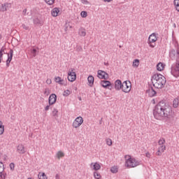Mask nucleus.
I'll list each match as a JSON object with an SVG mask.
<instances>
[{
    "instance_id": "nucleus-1",
    "label": "nucleus",
    "mask_w": 179,
    "mask_h": 179,
    "mask_svg": "<svg viewBox=\"0 0 179 179\" xmlns=\"http://www.w3.org/2000/svg\"><path fill=\"white\" fill-rule=\"evenodd\" d=\"M171 113V108L166 102L161 101L155 106L153 115L156 120H163L165 117H169Z\"/></svg>"
},
{
    "instance_id": "nucleus-2",
    "label": "nucleus",
    "mask_w": 179,
    "mask_h": 179,
    "mask_svg": "<svg viewBox=\"0 0 179 179\" xmlns=\"http://www.w3.org/2000/svg\"><path fill=\"white\" fill-rule=\"evenodd\" d=\"M152 83L156 89H163L166 85V77L162 74H155L152 77Z\"/></svg>"
},
{
    "instance_id": "nucleus-3",
    "label": "nucleus",
    "mask_w": 179,
    "mask_h": 179,
    "mask_svg": "<svg viewBox=\"0 0 179 179\" xmlns=\"http://www.w3.org/2000/svg\"><path fill=\"white\" fill-rule=\"evenodd\" d=\"M124 167L127 169H135L141 166V162L129 155H124Z\"/></svg>"
},
{
    "instance_id": "nucleus-4",
    "label": "nucleus",
    "mask_w": 179,
    "mask_h": 179,
    "mask_svg": "<svg viewBox=\"0 0 179 179\" xmlns=\"http://www.w3.org/2000/svg\"><path fill=\"white\" fill-rule=\"evenodd\" d=\"M156 41H157V35L155 33L151 34L148 38V45L150 48L156 47Z\"/></svg>"
},
{
    "instance_id": "nucleus-5",
    "label": "nucleus",
    "mask_w": 179,
    "mask_h": 179,
    "mask_svg": "<svg viewBox=\"0 0 179 179\" xmlns=\"http://www.w3.org/2000/svg\"><path fill=\"white\" fill-rule=\"evenodd\" d=\"M83 117L81 116L77 117L72 123V127L74 129H78V128H80L81 125L83 124Z\"/></svg>"
},
{
    "instance_id": "nucleus-6",
    "label": "nucleus",
    "mask_w": 179,
    "mask_h": 179,
    "mask_svg": "<svg viewBox=\"0 0 179 179\" xmlns=\"http://www.w3.org/2000/svg\"><path fill=\"white\" fill-rule=\"evenodd\" d=\"M67 75L69 82L73 83L76 80V73L75 72V69H69Z\"/></svg>"
},
{
    "instance_id": "nucleus-7",
    "label": "nucleus",
    "mask_w": 179,
    "mask_h": 179,
    "mask_svg": "<svg viewBox=\"0 0 179 179\" xmlns=\"http://www.w3.org/2000/svg\"><path fill=\"white\" fill-rule=\"evenodd\" d=\"M131 89H132V84H131V81H124L122 85V91L124 93H129L131 92Z\"/></svg>"
},
{
    "instance_id": "nucleus-8",
    "label": "nucleus",
    "mask_w": 179,
    "mask_h": 179,
    "mask_svg": "<svg viewBox=\"0 0 179 179\" xmlns=\"http://www.w3.org/2000/svg\"><path fill=\"white\" fill-rule=\"evenodd\" d=\"M171 74L175 76V78H178L179 76V62L172 66L171 67Z\"/></svg>"
},
{
    "instance_id": "nucleus-9",
    "label": "nucleus",
    "mask_w": 179,
    "mask_h": 179,
    "mask_svg": "<svg viewBox=\"0 0 179 179\" xmlns=\"http://www.w3.org/2000/svg\"><path fill=\"white\" fill-rule=\"evenodd\" d=\"M55 82L61 86H66V82H65V80L59 76L55 77Z\"/></svg>"
},
{
    "instance_id": "nucleus-10",
    "label": "nucleus",
    "mask_w": 179,
    "mask_h": 179,
    "mask_svg": "<svg viewBox=\"0 0 179 179\" xmlns=\"http://www.w3.org/2000/svg\"><path fill=\"white\" fill-rule=\"evenodd\" d=\"M90 169L94 170V171H99L101 169V165L99 162H92L90 164Z\"/></svg>"
},
{
    "instance_id": "nucleus-11",
    "label": "nucleus",
    "mask_w": 179,
    "mask_h": 179,
    "mask_svg": "<svg viewBox=\"0 0 179 179\" xmlns=\"http://www.w3.org/2000/svg\"><path fill=\"white\" fill-rule=\"evenodd\" d=\"M97 73H98L97 76L99 79H108V74H107L106 71L99 70Z\"/></svg>"
},
{
    "instance_id": "nucleus-12",
    "label": "nucleus",
    "mask_w": 179,
    "mask_h": 179,
    "mask_svg": "<svg viewBox=\"0 0 179 179\" xmlns=\"http://www.w3.org/2000/svg\"><path fill=\"white\" fill-rule=\"evenodd\" d=\"M48 103L50 106H53V104H55V103H57V95L55 94H52L50 95L48 99Z\"/></svg>"
},
{
    "instance_id": "nucleus-13",
    "label": "nucleus",
    "mask_w": 179,
    "mask_h": 179,
    "mask_svg": "<svg viewBox=\"0 0 179 179\" xmlns=\"http://www.w3.org/2000/svg\"><path fill=\"white\" fill-rule=\"evenodd\" d=\"M166 151V145H159L156 152L157 156H162Z\"/></svg>"
},
{
    "instance_id": "nucleus-14",
    "label": "nucleus",
    "mask_w": 179,
    "mask_h": 179,
    "mask_svg": "<svg viewBox=\"0 0 179 179\" xmlns=\"http://www.w3.org/2000/svg\"><path fill=\"white\" fill-rule=\"evenodd\" d=\"M51 15L53 17H57V16L61 15V10L58 8H54L51 11Z\"/></svg>"
},
{
    "instance_id": "nucleus-15",
    "label": "nucleus",
    "mask_w": 179,
    "mask_h": 179,
    "mask_svg": "<svg viewBox=\"0 0 179 179\" xmlns=\"http://www.w3.org/2000/svg\"><path fill=\"white\" fill-rule=\"evenodd\" d=\"M165 68H166V64L163 62H159L157 64V71H158L159 72H163Z\"/></svg>"
},
{
    "instance_id": "nucleus-16",
    "label": "nucleus",
    "mask_w": 179,
    "mask_h": 179,
    "mask_svg": "<svg viewBox=\"0 0 179 179\" xmlns=\"http://www.w3.org/2000/svg\"><path fill=\"white\" fill-rule=\"evenodd\" d=\"M6 57H8V59L6 61V65L7 66H9V64H10V62L12 61V58L13 57V50H10V55L9 54H6Z\"/></svg>"
},
{
    "instance_id": "nucleus-17",
    "label": "nucleus",
    "mask_w": 179,
    "mask_h": 179,
    "mask_svg": "<svg viewBox=\"0 0 179 179\" xmlns=\"http://www.w3.org/2000/svg\"><path fill=\"white\" fill-rule=\"evenodd\" d=\"M9 8H10V3H5L1 5L0 10L1 12H6V10H8V9H9Z\"/></svg>"
},
{
    "instance_id": "nucleus-18",
    "label": "nucleus",
    "mask_w": 179,
    "mask_h": 179,
    "mask_svg": "<svg viewBox=\"0 0 179 179\" xmlns=\"http://www.w3.org/2000/svg\"><path fill=\"white\" fill-rule=\"evenodd\" d=\"M115 90H121L122 89V83L120 80H117L115 82Z\"/></svg>"
},
{
    "instance_id": "nucleus-19",
    "label": "nucleus",
    "mask_w": 179,
    "mask_h": 179,
    "mask_svg": "<svg viewBox=\"0 0 179 179\" xmlns=\"http://www.w3.org/2000/svg\"><path fill=\"white\" fill-rule=\"evenodd\" d=\"M88 86L90 87H92L93 85H94V77L93 76H89L87 78Z\"/></svg>"
},
{
    "instance_id": "nucleus-20",
    "label": "nucleus",
    "mask_w": 179,
    "mask_h": 179,
    "mask_svg": "<svg viewBox=\"0 0 179 179\" xmlns=\"http://www.w3.org/2000/svg\"><path fill=\"white\" fill-rule=\"evenodd\" d=\"M17 150L18 152V153H20V155H23L24 153H26V150H24V145L20 144L17 148Z\"/></svg>"
},
{
    "instance_id": "nucleus-21",
    "label": "nucleus",
    "mask_w": 179,
    "mask_h": 179,
    "mask_svg": "<svg viewBox=\"0 0 179 179\" xmlns=\"http://www.w3.org/2000/svg\"><path fill=\"white\" fill-rule=\"evenodd\" d=\"M56 157L59 160L60 159H62V157H65V152L64 151L59 150L57 151L56 153Z\"/></svg>"
},
{
    "instance_id": "nucleus-22",
    "label": "nucleus",
    "mask_w": 179,
    "mask_h": 179,
    "mask_svg": "<svg viewBox=\"0 0 179 179\" xmlns=\"http://www.w3.org/2000/svg\"><path fill=\"white\" fill-rule=\"evenodd\" d=\"M101 85L103 87H108V86H111V83L108 80H102Z\"/></svg>"
},
{
    "instance_id": "nucleus-23",
    "label": "nucleus",
    "mask_w": 179,
    "mask_h": 179,
    "mask_svg": "<svg viewBox=\"0 0 179 179\" xmlns=\"http://www.w3.org/2000/svg\"><path fill=\"white\" fill-rule=\"evenodd\" d=\"M3 55H6V53H5V49L2 48L0 50V64L3 61Z\"/></svg>"
},
{
    "instance_id": "nucleus-24",
    "label": "nucleus",
    "mask_w": 179,
    "mask_h": 179,
    "mask_svg": "<svg viewBox=\"0 0 179 179\" xmlns=\"http://www.w3.org/2000/svg\"><path fill=\"white\" fill-rule=\"evenodd\" d=\"M147 93L148 94V96H150V97H154V96H156V91H155V90H153L152 88L148 90L147 91Z\"/></svg>"
},
{
    "instance_id": "nucleus-25",
    "label": "nucleus",
    "mask_w": 179,
    "mask_h": 179,
    "mask_svg": "<svg viewBox=\"0 0 179 179\" xmlns=\"http://www.w3.org/2000/svg\"><path fill=\"white\" fill-rule=\"evenodd\" d=\"M58 114H59V111L58 109L57 108H53V110H52L51 113V115L54 117V118H58Z\"/></svg>"
},
{
    "instance_id": "nucleus-26",
    "label": "nucleus",
    "mask_w": 179,
    "mask_h": 179,
    "mask_svg": "<svg viewBox=\"0 0 179 179\" xmlns=\"http://www.w3.org/2000/svg\"><path fill=\"white\" fill-rule=\"evenodd\" d=\"M173 6L175 10L179 13V0H173Z\"/></svg>"
},
{
    "instance_id": "nucleus-27",
    "label": "nucleus",
    "mask_w": 179,
    "mask_h": 179,
    "mask_svg": "<svg viewBox=\"0 0 179 179\" xmlns=\"http://www.w3.org/2000/svg\"><path fill=\"white\" fill-rule=\"evenodd\" d=\"M38 179H48L47 177V175H45V173L44 172H39L38 174Z\"/></svg>"
},
{
    "instance_id": "nucleus-28",
    "label": "nucleus",
    "mask_w": 179,
    "mask_h": 179,
    "mask_svg": "<svg viewBox=\"0 0 179 179\" xmlns=\"http://www.w3.org/2000/svg\"><path fill=\"white\" fill-rule=\"evenodd\" d=\"M3 132H5V126L2 121H0V135H3Z\"/></svg>"
},
{
    "instance_id": "nucleus-29",
    "label": "nucleus",
    "mask_w": 179,
    "mask_h": 179,
    "mask_svg": "<svg viewBox=\"0 0 179 179\" xmlns=\"http://www.w3.org/2000/svg\"><path fill=\"white\" fill-rule=\"evenodd\" d=\"M139 64H140L139 59H134L133 61V64H132L133 68H138V66H139Z\"/></svg>"
},
{
    "instance_id": "nucleus-30",
    "label": "nucleus",
    "mask_w": 179,
    "mask_h": 179,
    "mask_svg": "<svg viewBox=\"0 0 179 179\" xmlns=\"http://www.w3.org/2000/svg\"><path fill=\"white\" fill-rule=\"evenodd\" d=\"M93 176L95 179H101V174L98 171H94Z\"/></svg>"
},
{
    "instance_id": "nucleus-31",
    "label": "nucleus",
    "mask_w": 179,
    "mask_h": 179,
    "mask_svg": "<svg viewBox=\"0 0 179 179\" xmlns=\"http://www.w3.org/2000/svg\"><path fill=\"white\" fill-rule=\"evenodd\" d=\"M178 104H179L178 98H176V99L173 101V107H174V108H177V107H178Z\"/></svg>"
},
{
    "instance_id": "nucleus-32",
    "label": "nucleus",
    "mask_w": 179,
    "mask_h": 179,
    "mask_svg": "<svg viewBox=\"0 0 179 179\" xmlns=\"http://www.w3.org/2000/svg\"><path fill=\"white\" fill-rule=\"evenodd\" d=\"M72 94V91H71L69 90H66L63 92V96L64 97H68V96H70V94Z\"/></svg>"
},
{
    "instance_id": "nucleus-33",
    "label": "nucleus",
    "mask_w": 179,
    "mask_h": 179,
    "mask_svg": "<svg viewBox=\"0 0 179 179\" xmlns=\"http://www.w3.org/2000/svg\"><path fill=\"white\" fill-rule=\"evenodd\" d=\"M164 143H166V140L163 138H160L159 141H158V145L159 146H165Z\"/></svg>"
},
{
    "instance_id": "nucleus-34",
    "label": "nucleus",
    "mask_w": 179,
    "mask_h": 179,
    "mask_svg": "<svg viewBox=\"0 0 179 179\" xmlns=\"http://www.w3.org/2000/svg\"><path fill=\"white\" fill-rule=\"evenodd\" d=\"M106 145H108V146L113 145V140H111V138H106Z\"/></svg>"
},
{
    "instance_id": "nucleus-35",
    "label": "nucleus",
    "mask_w": 179,
    "mask_h": 179,
    "mask_svg": "<svg viewBox=\"0 0 179 179\" xmlns=\"http://www.w3.org/2000/svg\"><path fill=\"white\" fill-rule=\"evenodd\" d=\"M110 171L111 173H118V167L117 166H112L110 168Z\"/></svg>"
},
{
    "instance_id": "nucleus-36",
    "label": "nucleus",
    "mask_w": 179,
    "mask_h": 179,
    "mask_svg": "<svg viewBox=\"0 0 179 179\" xmlns=\"http://www.w3.org/2000/svg\"><path fill=\"white\" fill-rule=\"evenodd\" d=\"M44 1L45 3H47V5H54L55 0H44Z\"/></svg>"
},
{
    "instance_id": "nucleus-37",
    "label": "nucleus",
    "mask_w": 179,
    "mask_h": 179,
    "mask_svg": "<svg viewBox=\"0 0 179 179\" xmlns=\"http://www.w3.org/2000/svg\"><path fill=\"white\" fill-rule=\"evenodd\" d=\"M81 3H83V5H92V3L87 1V0H81Z\"/></svg>"
},
{
    "instance_id": "nucleus-38",
    "label": "nucleus",
    "mask_w": 179,
    "mask_h": 179,
    "mask_svg": "<svg viewBox=\"0 0 179 179\" xmlns=\"http://www.w3.org/2000/svg\"><path fill=\"white\" fill-rule=\"evenodd\" d=\"M80 36L85 37V36H86V31H85V29H81L80 31Z\"/></svg>"
},
{
    "instance_id": "nucleus-39",
    "label": "nucleus",
    "mask_w": 179,
    "mask_h": 179,
    "mask_svg": "<svg viewBox=\"0 0 179 179\" xmlns=\"http://www.w3.org/2000/svg\"><path fill=\"white\" fill-rule=\"evenodd\" d=\"M80 15L82 17H87V13L86 11H82L80 13Z\"/></svg>"
},
{
    "instance_id": "nucleus-40",
    "label": "nucleus",
    "mask_w": 179,
    "mask_h": 179,
    "mask_svg": "<svg viewBox=\"0 0 179 179\" xmlns=\"http://www.w3.org/2000/svg\"><path fill=\"white\" fill-rule=\"evenodd\" d=\"M3 171V164L2 162H0V174H2Z\"/></svg>"
},
{
    "instance_id": "nucleus-41",
    "label": "nucleus",
    "mask_w": 179,
    "mask_h": 179,
    "mask_svg": "<svg viewBox=\"0 0 179 179\" xmlns=\"http://www.w3.org/2000/svg\"><path fill=\"white\" fill-rule=\"evenodd\" d=\"M43 93L46 94V96H48V94H50V90L48 88L45 89Z\"/></svg>"
},
{
    "instance_id": "nucleus-42",
    "label": "nucleus",
    "mask_w": 179,
    "mask_h": 179,
    "mask_svg": "<svg viewBox=\"0 0 179 179\" xmlns=\"http://www.w3.org/2000/svg\"><path fill=\"white\" fill-rule=\"evenodd\" d=\"M10 169L12 171H13V170H15V164L13 163H10Z\"/></svg>"
},
{
    "instance_id": "nucleus-43",
    "label": "nucleus",
    "mask_w": 179,
    "mask_h": 179,
    "mask_svg": "<svg viewBox=\"0 0 179 179\" xmlns=\"http://www.w3.org/2000/svg\"><path fill=\"white\" fill-rule=\"evenodd\" d=\"M46 83L47 85H51V83H52V80L50 78H48L46 80Z\"/></svg>"
},
{
    "instance_id": "nucleus-44",
    "label": "nucleus",
    "mask_w": 179,
    "mask_h": 179,
    "mask_svg": "<svg viewBox=\"0 0 179 179\" xmlns=\"http://www.w3.org/2000/svg\"><path fill=\"white\" fill-rule=\"evenodd\" d=\"M145 156L148 158V159H150V157H152V155L148 152L145 153Z\"/></svg>"
},
{
    "instance_id": "nucleus-45",
    "label": "nucleus",
    "mask_w": 179,
    "mask_h": 179,
    "mask_svg": "<svg viewBox=\"0 0 179 179\" xmlns=\"http://www.w3.org/2000/svg\"><path fill=\"white\" fill-rule=\"evenodd\" d=\"M37 52L36 49H33L31 53L33 54L34 57H36V53Z\"/></svg>"
},
{
    "instance_id": "nucleus-46",
    "label": "nucleus",
    "mask_w": 179,
    "mask_h": 179,
    "mask_svg": "<svg viewBox=\"0 0 179 179\" xmlns=\"http://www.w3.org/2000/svg\"><path fill=\"white\" fill-rule=\"evenodd\" d=\"M51 105H48V106H46L45 107V111H48V110H50V106Z\"/></svg>"
},
{
    "instance_id": "nucleus-47",
    "label": "nucleus",
    "mask_w": 179,
    "mask_h": 179,
    "mask_svg": "<svg viewBox=\"0 0 179 179\" xmlns=\"http://www.w3.org/2000/svg\"><path fill=\"white\" fill-rule=\"evenodd\" d=\"M113 0H103L104 2H111Z\"/></svg>"
},
{
    "instance_id": "nucleus-48",
    "label": "nucleus",
    "mask_w": 179,
    "mask_h": 179,
    "mask_svg": "<svg viewBox=\"0 0 179 179\" xmlns=\"http://www.w3.org/2000/svg\"><path fill=\"white\" fill-rule=\"evenodd\" d=\"M2 38V35L0 34V40Z\"/></svg>"
},
{
    "instance_id": "nucleus-49",
    "label": "nucleus",
    "mask_w": 179,
    "mask_h": 179,
    "mask_svg": "<svg viewBox=\"0 0 179 179\" xmlns=\"http://www.w3.org/2000/svg\"><path fill=\"white\" fill-rule=\"evenodd\" d=\"M56 178H58V175L56 176Z\"/></svg>"
},
{
    "instance_id": "nucleus-50",
    "label": "nucleus",
    "mask_w": 179,
    "mask_h": 179,
    "mask_svg": "<svg viewBox=\"0 0 179 179\" xmlns=\"http://www.w3.org/2000/svg\"><path fill=\"white\" fill-rule=\"evenodd\" d=\"M56 178H58V175L56 176Z\"/></svg>"
},
{
    "instance_id": "nucleus-51",
    "label": "nucleus",
    "mask_w": 179,
    "mask_h": 179,
    "mask_svg": "<svg viewBox=\"0 0 179 179\" xmlns=\"http://www.w3.org/2000/svg\"><path fill=\"white\" fill-rule=\"evenodd\" d=\"M153 102L155 103V100H153Z\"/></svg>"
}]
</instances>
